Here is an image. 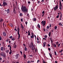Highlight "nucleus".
<instances>
[{
    "instance_id": "nucleus-19",
    "label": "nucleus",
    "mask_w": 63,
    "mask_h": 63,
    "mask_svg": "<svg viewBox=\"0 0 63 63\" xmlns=\"http://www.w3.org/2000/svg\"><path fill=\"white\" fill-rule=\"evenodd\" d=\"M32 20L33 21H36V19L35 18H33V19Z\"/></svg>"
},
{
    "instance_id": "nucleus-43",
    "label": "nucleus",
    "mask_w": 63,
    "mask_h": 63,
    "mask_svg": "<svg viewBox=\"0 0 63 63\" xmlns=\"http://www.w3.org/2000/svg\"><path fill=\"white\" fill-rule=\"evenodd\" d=\"M45 12L44 11H43L42 12V14H45Z\"/></svg>"
},
{
    "instance_id": "nucleus-52",
    "label": "nucleus",
    "mask_w": 63,
    "mask_h": 63,
    "mask_svg": "<svg viewBox=\"0 0 63 63\" xmlns=\"http://www.w3.org/2000/svg\"><path fill=\"white\" fill-rule=\"evenodd\" d=\"M14 30L16 31V32H17V30L16 29V28H15L14 29Z\"/></svg>"
},
{
    "instance_id": "nucleus-8",
    "label": "nucleus",
    "mask_w": 63,
    "mask_h": 63,
    "mask_svg": "<svg viewBox=\"0 0 63 63\" xmlns=\"http://www.w3.org/2000/svg\"><path fill=\"white\" fill-rule=\"evenodd\" d=\"M19 55V54H16L15 56L16 59H18Z\"/></svg>"
},
{
    "instance_id": "nucleus-33",
    "label": "nucleus",
    "mask_w": 63,
    "mask_h": 63,
    "mask_svg": "<svg viewBox=\"0 0 63 63\" xmlns=\"http://www.w3.org/2000/svg\"><path fill=\"white\" fill-rule=\"evenodd\" d=\"M58 47H59L60 46H61L60 44H59L58 45H57Z\"/></svg>"
},
{
    "instance_id": "nucleus-38",
    "label": "nucleus",
    "mask_w": 63,
    "mask_h": 63,
    "mask_svg": "<svg viewBox=\"0 0 63 63\" xmlns=\"http://www.w3.org/2000/svg\"><path fill=\"white\" fill-rule=\"evenodd\" d=\"M27 63H31V61H29L27 62Z\"/></svg>"
},
{
    "instance_id": "nucleus-42",
    "label": "nucleus",
    "mask_w": 63,
    "mask_h": 63,
    "mask_svg": "<svg viewBox=\"0 0 63 63\" xmlns=\"http://www.w3.org/2000/svg\"><path fill=\"white\" fill-rule=\"evenodd\" d=\"M59 15H58V16H57L56 17L57 18H59Z\"/></svg>"
},
{
    "instance_id": "nucleus-24",
    "label": "nucleus",
    "mask_w": 63,
    "mask_h": 63,
    "mask_svg": "<svg viewBox=\"0 0 63 63\" xmlns=\"http://www.w3.org/2000/svg\"><path fill=\"white\" fill-rule=\"evenodd\" d=\"M17 46H16V45H15L13 47L15 48H16V47Z\"/></svg>"
},
{
    "instance_id": "nucleus-61",
    "label": "nucleus",
    "mask_w": 63,
    "mask_h": 63,
    "mask_svg": "<svg viewBox=\"0 0 63 63\" xmlns=\"http://www.w3.org/2000/svg\"><path fill=\"white\" fill-rule=\"evenodd\" d=\"M47 47H50V45H49V44H48L47 45Z\"/></svg>"
},
{
    "instance_id": "nucleus-32",
    "label": "nucleus",
    "mask_w": 63,
    "mask_h": 63,
    "mask_svg": "<svg viewBox=\"0 0 63 63\" xmlns=\"http://www.w3.org/2000/svg\"><path fill=\"white\" fill-rule=\"evenodd\" d=\"M10 26L11 27H13V25L11 23L10 24Z\"/></svg>"
},
{
    "instance_id": "nucleus-26",
    "label": "nucleus",
    "mask_w": 63,
    "mask_h": 63,
    "mask_svg": "<svg viewBox=\"0 0 63 63\" xmlns=\"http://www.w3.org/2000/svg\"><path fill=\"white\" fill-rule=\"evenodd\" d=\"M11 40H12V41H15V38H11Z\"/></svg>"
},
{
    "instance_id": "nucleus-31",
    "label": "nucleus",
    "mask_w": 63,
    "mask_h": 63,
    "mask_svg": "<svg viewBox=\"0 0 63 63\" xmlns=\"http://www.w3.org/2000/svg\"><path fill=\"white\" fill-rule=\"evenodd\" d=\"M44 3V0H41V2H40V3Z\"/></svg>"
},
{
    "instance_id": "nucleus-12",
    "label": "nucleus",
    "mask_w": 63,
    "mask_h": 63,
    "mask_svg": "<svg viewBox=\"0 0 63 63\" xmlns=\"http://www.w3.org/2000/svg\"><path fill=\"white\" fill-rule=\"evenodd\" d=\"M46 42H44L43 45V47H46Z\"/></svg>"
},
{
    "instance_id": "nucleus-35",
    "label": "nucleus",
    "mask_w": 63,
    "mask_h": 63,
    "mask_svg": "<svg viewBox=\"0 0 63 63\" xmlns=\"http://www.w3.org/2000/svg\"><path fill=\"white\" fill-rule=\"evenodd\" d=\"M49 54L50 55V57H51V58H52V55H51V54H50V53H49Z\"/></svg>"
},
{
    "instance_id": "nucleus-18",
    "label": "nucleus",
    "mask_w": 63,
    "mask_h": 63,
    "mask_svg": "<svg viewBox=\"0 0 63 63\" xmlns=\"http://www.w3.org/2000/svg\"><path fill=\"white\" fill-rule=\"evenodd\" d=\"M21 27L22 28V29H24V27H23V25H22V24H21Z\"/></svg>"
},
{
    "instance_id": "nucleus-63",
    "label": "nucleus",
    "mask_w": 63,
    "mask_h": 63,
    "mask_svg": "<svg viewBox=\"0 0 63 63\" xmlns=\"http://www.w3.org/2000/svg\"><path fill=\"white\" fill-rule=\"evenodd\" d=\"M28 4H30V1H28Z\"/></svg>"
},
{
    "instance_id": "nucleus-44",
    "label": "nucleus",
    "mask_w": 63,
    "mask_h": 63,
    "mask_svg": "<svg viewBox=\"0 0 63 63\" xmlns=\"http://www.w3.org/2000/svg\"><path fill=\"white\" fill-rule=\"evenodd\" d=\"M2 37H1V36H0V41H1V40H2Z\"/></svg>"
},
{
    "instance_id": "nucleus-59",
    "label": "nucleus",
    "mask_w": 63,
    "mask_h": 63,
    "mask_svg": "<svg viewBox=\"0 0 63 63\" xmlns=\"http://www.w3.org/2000/svg\"><path fill=\"white\" fill-rule=\"evenodd\" d=\"M48 50H49V51H50V50H51L50 48H48Z\"/></svg>"
},
{
    "instance_id": "nucleus-54",
    "label": "nucleus",
    "mask_w": 63,
    "mask_h": 63,
    "mask_svg": "<svg viewBox=\"0 0 63 63\" xmlns=\"http://www.w3.org/2000/svg\"><path fill=\"white\" fill-rule=\"evenodd\" d=\"M49 25V28H50V27H51V24H50Z\"/></svg>"
},
{
    "instance_id": "nucleus-17",
    "label": "nucleus",
    "mask_w": 63,
    "mask_h": 63,
    "mask_svg": "<svg viewBox=\"0 0 63 63\" xmlns=\"http://www.w3.org/2000/svg\"><path fill=\"white\" fill-rule=\"evenodd\" d=\"M42 60H43L42 62H43V63H47V62H46L45 61H44V59H42Z\"/></svg>"
},
{
    "instance_id": "nucleus-58",
    "label": "nucleus",
    "mask_w": 63,
    "mask_h": 63,
    "mask_svg": "<svg viewBox=\"0 0 63 63\" xmlns=\"http://www.w3.org/2000/svg\"><path fill=\"white\" fill-rule=\"evenodd\" d=\"M29 55L31 57H33V56L32 55Z\"/></svg>"
},
{
    "instance_id": "nucleus-15",
    "label": "nucleus",
    "mask_w": 63,
    "mask_h": 63,
    "mask_svg": "<svg viewBox=\"0 0 63 63\" xmlns=\"http://www.w3.org/2000/svg\"><path fill=\"white\" fill-rule=\"evenodd\" d=\"M50 41H51V43H53V40H52V38H51V37L50 38Z\"/></svg>"
},
{
    "instance_id": "nucleus-55",
    "label": "nucleus",
    "mask_w": 63,
    "mask_h": 63,
    "mask_svg": "<svg viewBox=\"0 0 63 63\" xmlns=\"http://www.w3.org/2000/svg\"><path fill=\"white\" fill-rule=\"evenodd\" d=\"M47 29H49V26H47Z\"/></svg>"
},
{
    "instance_id": "nucleus-45",
    "label": "nucleus",
    "mask_w": 63,
    "mask_h": 63,
    "mask_svg": "<svg viewBox=\"0 0 63 63\" xmlns=\"http://www.w3.org/2000/svg\"><path fill=\"white\" fill-rule=\"evenodd\" d=\"M59 43V42H57L56 43V44L57 45H58V44Z\"/></svg>"
},
{
    "instance_id": "nucleus-11",
    "label": "nucleus",
    "mask_w": 63,
    "mask_h": 63,
    "mask_svg": "<svg viewBox=\"0 0 63 63\" xmlns=\"http://www.w3.org/2000/svg\"><path fill=\"white\" fill-rule=\"evenodd\" d=\"M62 15H60V18L59 19L60 20H62V19H62L61 18H62Z\"/></svg>"
},
{
    "instance_id": "nucleus-3",
    "label": "nucleus",
    "mask_w": 63,
    "mask_h": 63,
    "mask_svg": "<svg viewBox=\"0 0 63 63\" xmlns=\"http://www.w3.org/2000/svg\"><path fill=\"white\" fill-rule=\"evenodd\" d=\"M0 55L1 56H2L4 58H6V54H4V53L3 52H0Z\"/></svg>"
},
{
    "instance_id": "nucleus-6",
    "label": "nucleus",
    "mask_w": 63,
    "mask_h": 63,
    "mask_svg": "<svg viewBox=\"0 0 63 63\" xmlns=\"http://www.w3.org/2000/svg\"><path fill=\"white\" fill-rule=\"evenodd\" d=\"M31 47H32V50H35V47H34V45H33V43H32L31 44V46H30V47L31 48Z\"/></svg>"
},
{
    "instance_id": "nucleus-51",
    "label": "nucleus",
    "mask_w": 63,
    "mask_h": 63,
    "mask_svg": "<svg viewBox=\"0 0 63 63\" xmlns=\"http://www.w3.org/2000/svg\"><path fill=\"white\" fill-rule=\"evenodd\" d=\"M31 63L32 62V63H34V61H31Z\"/></svg>"
},
{
    "instance_id": "nucleus-22",
    "label": "nucleus",
    "mask_w": 63,
    "mask_h": 63,
    "mask_svg": "<svg viewBox=\"0 0 63 63\" xmlns=\"http://www.w3.org/2000/svg\"><path fill=\"white\" fill-rule=\"evenodd\" d=\"M25 51H27V48L26 47H25Z\"/></svg>"
},
{
    "instance_id": "nucleus-56",
    "label": "nucleus",
    "mask_w": 63,
    "mask_h": 63,
    "mask_svg": "<svg viewBox=\"0 0 63 63\" xmlns=\"http://www.w3.org/2000/svg\"><path fill=\"white\" fill-rule=\"evenodd\" d=\"M2 58H1V57H0V60L1 61H2Z\"/></svg>"
},
{
    "instance_id": "nucleus-29",
    "label": "nucleus",
    "mask_w": 63,
    "mask_h": 63,
    "mask_svg": "<svg viewBox=\"0 0 63 63\" xmlns=\"http://www.w3.org/2000/svg\"><path fill=\"white\" fill-rule=\"evenodd\" d=\"M31 38H34V36L33 35H32L31 36Z\"/></svg>"
},
{
    "instance_id": "nucleus-10",
    "label": "nucleus",
    "mask_w": 63,
    "mask_h": 63,
    "mask_svg": "<svg viewBox=\"0 0 63 63\" xmlns=\"http://www.w3.org/2000/svg\"><path fill=\"white\" fill-rule=\"evenodd\" d=\"M3 36H4V37L5 36H6V32H3Z\"/></svg>"
},
{
    "instance_id": "nucleus-4",
    "label": "nucleus",
    "mask_w": 63,
    "mask_h": 63,
    "mask_svg": "<svg viewBox=\"0 0 63 63\" xmlns=\"http://www.w3.org/2000/svg\"><path fill=\"white\" fill-rule=\"evenodd\" d=\"M60 4L59 5V9L60 10H62V3L61 2V0H60Z\"/></svg>"
},
{
    "instance_id": "nucleus-1",
    "label": "nucleus",
    "mask_w": 63,
    "mask_h": 63,
    "mask_svg": "<svg viewBox=\"0 0 63 63\" xmlns=\"http://www.w3.org/2000/svg\"><path fill=\"white\" fill-rule=\"evenodd\" d=\"M21 10L22 12L25 13L26 12H28V8H26V6L22 5L21 7Z\"/></svg>"
},
{
    "instance_id": "nucleus-39",
    "label": "nucleus",
    "mask_w": 63,
    "mask_h": 63,
    "mask_svg": "<svg viewBox=\"0 0 63 63\" xmlns=\"http://www.w3.org/2000/svg\"><path fill=\"white\" fill-rule=\"evenodd\" d=\"M6 53H8L9 52V50H7L6 51Z\"/></svg>"
},
{
    "instance_id": "nucleus-9",
    "label": "nucleus",
    "mask_w": 63,
    "mask_h": 63,
    "mask_svg": "<svg viewBox=\"0 0 63 63\" xmlns=\"http://www.w3.org/2000/svg\"><path fill=\"white\" fill-rule=\"evenodd\" d=\"M19 31H20V29L19 28V27H17V32L18 34H19Z\"/></svg>"
},
{
    "instance_id": "nucleus-14",
    "label": "nucleus",
    "mask_w": 63,
    "mask_h": 63,
    "mask_svg": "<svg viewBox=\"0 0 63 63\" xmlns=\"http://www.w3.org/2000/svg\"><path fill=\"white\" fill-rule=\"evenodd\" d=\"M28 36H31V34H30V31H28Z\"/></svg>"
},
{
    "instance_id": "nucleus-34",
    "label": "nucleus",
    "mask_w": 63,
    "mask_h": 63,
    "mask_svg": "<svg viewBox=\"0 0 63 63\" xmlns=\"http://www.w3.org/2000/svg\"><path fill=\"white\" fill-rule=\"evenodd\" d=\"M12 51H10L9 52V54H12Z\"/></svg>"
},
{
    "instance_id": "nucleus-41",
    "label": "nucleus",
    "mask_w": 63,
    "mask_h": 63,
    "mask_svg": "<svg viewBox=\"0 0 63 63\" xmlns=\"http://www.w3.org/2000/svg\"><path fill=\"white\" fill-rule=\"evenodd\" d=\"M40 16H38V18H39V19H40L41 18Z\"/></svg>"
},
{
    "instance_id": "nucleus-2",
    "label": "nucleus",
    "mask_w": 63,
    "mask_h": 63,
    "mask_svg": "<svg viewBox=\"0 0 63 63\" xmlns=\"http://www.w3.org/2000/svg\"><path fill=\"white\" fill-rule=\"evenodd\" d=\"M41 25L43 26H44V27H45L46 24V21L43 20L41 22Z\"/></svg>"
},
{
    "instance_id": "nucleus-7",
    "label": "nucleus",
    "mask_w": 63,
    "mask_h": 63,
    "mask_svg": "<svg viewBox=\"0 0 63 63\" xmlns=\"http://www.w3.org/2000/svg\"><path fill=\"white\" fill-rule=\"evenodd\" d=\"M58 5H56L54 7V11H56V10H57V9H58Z\"/></svg>"
},
{
    "instance_id": "nucleus-23",
    "label": "nucleus",
    "mask_w": 63,
    "mask_h": 63,
    "mask_svg": "<svg viewBox=\"0 0 63 63\" xmlns=\"http://www.w3.org/2000/svg\"><path fill=\"white\" fill-rule=\"evenodd\" d=\"M3 22V19L1 18L0 20V22Z\"/></svg>"
},
{
    "instance_id": "nucleus-20",
    "label": "nucleus",
    "mask_w": 63,
    "mask_h": 63,
    "mask_svg": "<svg viewBox=\"0 0 63 63\" xmlns=\"http://www.w3.org/2000/svg\"><path fill=\"white\" fill-rule=\"evenodd\" d=\"M18 39H19V38H20V34H18Z\"/></svg>"
},
{
    "instance_id": "nucleus-64",
    "label": "nucleus",
    "mask_w": 63,
    "mask_h": 63,
    "mask_svg": "<svg viewBox=\"0 0 63 63\" xmlns=\"http://www.w3.org/2000/svg\"><path fill=\"white\" fill-rule=\"evenodd\" d=\"M39 62H40V60H38L37 61V63H39Z\"/></svg>"
},
{
    "instance_id": "nucleus-36",
    "label": "nucleus",
    "mask_w": 63,
    "mask_h": 63,
    "mask_svg": "<svg viewBox=\"0 0 63 63\" xmlns=\"http://www.w3.org/2000/svg\"><path fill=\"white\" fill-rule=\"evenodd\" d=\"M57 26H55V30H56V29H57Z\"/></svg>"
},
{
    "instance_id": "nucleus-48",
    "label": "nucleus",
    "mask_w": 63,
    "mask_h": 63,
    "mask_svg": "<svg viewBox=\"0 0 63 63\" xmlns=\"http://www.w3.org/2000/svg\"><path fill=\"white\" fill-rule=\"evenodd\" d=\"M62 23H59V25H61Z\"/></svg>"
},
{
    "instance_id": "nucleus-49",
    "label": "nucleus",
    "mask_w": 63,
    "mask_h": 63,
    "mask_svg": "<svg viewBox=\"0 0 63 63\" xmlns=\"http://www.w3.org/2000/svg\"><path fill=\"white\" fill-rule=\"evenodd\" d=\"M63 51V50H61V51H59V52L61 53V52H62V51Z\"/></svg>"
},
{
    "instance_id": "nucleus-53",
    "label": "nucleus",
    "mask_w": 63,
    "mask_h": 63,
    "mask_svg": "<svg viewBox=\"0 0 63 63\" xmlns=\"http://www.w3.org/2000/svg\"><path fill=\"white\" fill-rule=\"evenodd\" d=\"M20 53H21V55H22V52H21V51H20Z\"/></svg>"
},
{
    "instance_id": "nucleus-60",
    "label": "nucleus",
    "mask_w": 63,
    "mask_h": 63,
    "mask_svg": "<svg viewBox=\"0 0 63 63\" xmlns=\"http://www.w3.org/2000/svg\"><path fill=\"white\" fill-rule=\"evenodd\" d=\"M31 35H32V36H34V34L32 32V34H31Z\"/></svg>"
},
{
    "instance_id": "nucleus-40",
    "label": "nucleus",
    "mask_w": 63,
    "mask_h": 63,
    "mask_svg": "<svg viewBox=\"0 0 63 63\" xmlns=\"http://www.w3.org/2000/svg\"><path fill=\"white\" fill-rule=\"evenodd\" d=\"M54 47H56V44H54Z\"/></svg>"
},
{
    "instance_id": "nucleus-27",
    "label": "nucleus",
    "mask_w": 63,
    "mask_h": 63,
    "mask_svg": "<svg viewBox=\"0 0 63 63\" xmlns=\"http://www.w3.org/2000/svg\"><path fill=\"white\" fill-rule=\"evenodd\" d=\"M24 58H26V56L25 54H24Z\"/></svg>"
},
{
    "instance_id": "nucleus-46",
    "label": "nucleus",
    "mask_w": 63,
    "mask_h": 63,
    "mask_svg": "<svg viewBox=\"0 0 63 63\" xmlns=\"http://www.w3.org/2000/svg\"><path fill=\"white\" fill-rule=\"evenodd\" d=\"M12 38H13V36H11L9 37V38H10V39H12Z\"/></svg>"
},
{
    "instance_id": "nucleus-47",
    "label": "nucleus",
    "mask_w": 63,
    "mask_h": 63,
    "mask_svg": "<svg viewBox=\"0 0 63 63\" xmlns=\"http://www.w3.org/2000/svg\"><path fill=\"white\" fill-rule=\"evenodd\" d=\"M25 23L26 24V25H27V23H28V22H27L26 21L25 22Z\"/></svg>"
},
{
    "instance_id": "nucleus-30",
    "label": "nucleus",
    "mask_w": 63,
    "mask_h": 63,
    "mask_svg": "<svg viewBox=\"0 0 63 63\" xmlns=\"http://www.w3.org/2000/svg\"><path fill=\"white\" fill-rule=\"evenodd\" d=\"M22 15H23L22 14V13H20V14L19 16H22Z\"/></svg>"
},
{
    "instance_id": "nucleus-28",
    "label": "nucleus",
    "mask_w": 63,
    "mask_h": 63,
    "mask_svg": "<svg viewBox=\"0 0 63 63\" xmlns=\"http://www.w3.org/2000/svg\"><path fill=\"white\" fill-rule=\"evenodd\" d=\"M37 27H38V28H40V25L39 24H38L37 25Z\"/></svg>"
},
{
    "instance_id": "nucleus-37",
    "label": "nucleus",
    "mask_w": 63,
    "mask_h": 63,
    "mask_svg": "<svg viewBox=\"0 0 63 63\" xmlns=\"http://www.w3.org/2000/svg\"><path fill=\"white\" fill-rule=\"evenodd\" d=\"M54 53L55 55H57V54H56V51H55L54 52Z\"/></svg>"
},
{
    "instance_id": "nucleus-57",
    "label": "nucleus",
    "mask_w": 63,
    "mask_h": 63,
    "mask_svg": "<svg viewBox=\"0 0 63 63\" xmlns=\"http://www.w3.org/2000/svg\"><path fill=\"white\" fill-rule=\"evenodd\" d=\"M45 38H47V35H45Z\"/></svg>"
},
{
    "instance_id": "nucleus-50",
    "label": "nucleus",
    "mask_w": 63,
    "mask_h": 63,
    "mask_svg": "<svg viewBox=\"0 0 63 63\" xmlns=\"http://www.w3.org/2000/svg\"><path fill=\"white\" fill-rule=\"evenodd\" d=\"M38 4H40V2L39 1L37 2Z\"/></svg>"
},
{
    "instance_id": "nucleus-16",
    "label": "nucleus",
    "mask_w": 63,
    "mask_h": 63,
    "mask_svg": "<svg viewBox=\"0 0 63 63\" xmlns=\"http://www.w3.org/2000/svg\"><path fill=\"white\" fill-rule=\"evenodd\" d=\"M10 9H8L7 10V13L8 14H9V12H10Z\"/></svg>"
},
{
    "instance_id": "nucleus-13",
    "label": "nucleus",
    "mask_w": 63,
    "mask_h": 63,
    "mask_svg": "<svg viewBox=\"0 0 63 63\" xmlns=\"http://www.w3.org/2000/svg\"><path fill=\"white\" fill-rule=\"evenodd\" d=\"M13 12L14 14H16V9H15V8H13Z\"/></svg>"
},
{
    "instance_id": "nucleus-62",
    "label": "nucleus",
    "mask_w": 63,
    "mask_h": 63,
    "mask_svg": "<svg viewBox=\"0 0 63 63\" xmlns=\"http://www.w3.org/2000/svg\"><path fill=\"white\" fill-rule=\"evenodd\" d=\"M40 41H37V43H40Z\"/></svg>"
},
{
    "instance_id": "nucleus-21",
    "label": "nucleus",
    "mask_w": 63,
    "mask_h": 63,
    "mask_svg": "<svg viewBox=\"0 0 63 63\" xmlns=\"http://www.w3.org/2000/svg\"><path fill=\"white\" fill-rule=\"evenodd\" d=\"M49 37H50L51 36V32H50L48 34Z\"/></svg>"
},
{
    "instance_id": "nucleus-25",
    "label": "nucleus",
    "mask_w": 63,
    "mask_h": 63,
    "mask_svg": "<svg viewBox=\"0 0 63 63\" xmlns=\"http://www.w3.org/2000/svg\"><path fill=\"white\" fill-rule=\"evenodd\" d=\"M3 47H1L0 50H1V51H3Z\"/></svg>"
},
{
    "instance_id": "nucleus-5",
    "label": "nucleus",
    "mask_w": 63,
    "mask_h": 63,
    "mask_svg": "<svg viewBox=\"0 0 63 63\" xmlns=\"http://www.w3.org/2000/svg\"><path fill=\"white\" fill-rule=\"evenodd\" d=\"M3 4L2 5V6L3 7H5V6H8V4L5 2V1L3 0Z\"/></svg>"
}]
</instances>
